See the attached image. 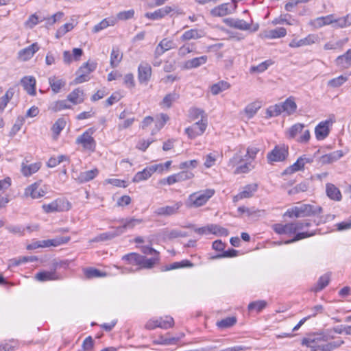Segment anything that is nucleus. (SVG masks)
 Instances as JSON below:
<instances>
[{"label":"nucleus","mask_w":351,"mask_h":351,"mask_svg":"<svg viewBox=\"0 0 351 351\" xmlns=\"http://www.w3.org/2000/svg\"><path fill=\"white\" fill-rule=\"evenodd\" d=\"M329 336L323 333L310 335L302 340V345L311 349V351H332L338 348L340 343L328 341Z\"/></svg>","instance_id":"1"},{"label":"nucleus","mask_w":351,"mask_h":351,"mask_svg":"<svg viewBox=\"0 0 351 351\" xmlns=\"http://www.w3.org/2000/svg\"><path fill=\"white\" fill-rule=\"evenodd\" d=\"M322 212L321 206H314L311 204H302L299 206H294L292 208L288 209L285 213V216L290 218L295 217H304L312 215H316Z\"/></svg>","instance_id":"2"},{"label":"nucleus","mask_w":351,"mask_h":351,"mask_svg":"<svg viewBox=\"0 0 351 351\" xmlns=\"http://www.w3.org/2000/svg\"><path fill=\"white\" fill-rule=\"evenodd\" d=\"M260 152V148L256 146H249L246 149L245 162L239 166L234 171V174L247 173L254 168L252 162L256 157L257 154Z\"/></svg>","instance_id":"3"},{"label":"nucleus","mask_w":351,"mask_h":351,"mask_svg":"<svg viewBox=\"0 0 351 351\" xmlns=\"http://www.w3.org/2000/svg\"><path fill=\"white\" fill-rule=\"evenodd\" d=\"M289 155V147L285 145H276L275 147L267 154L268 163L274 164L276 162L285 161Z\"/></svg>","instance_id":"4"},{"label":"nucleus","mask_w":351,"mask_h":351,"mask_svg":"<svg viewBox=\"0 0 351 351\" xmlns=\"http://www.w3.org/2000/svg\"><path fill=\"white\" fill-rule=\"evenodd\" d=\"M214 193L215 190L206 189L205 191L194 193L190 195L189 197L190 206L199 207L203 206L214 195Z\"/></svg>","instance_id":"5"},{"label":"nucleus","mask_w":351,"mask_h":351,"mask_svg":"<svg viewBox=\"0 0 351 351\" xmlns=\"http://www.w3.org/2000/svg\"><path fill=\"white\" fill-rule=\"evenodd\" d=\"M46 213L67 211L71 209V205L69 201L63 198H58L49 204L42 206Z\"/></svg>","instance_id":"6"},{"label":"nucleus","mask_w":351,"mask_h":351,"mask_svg":"<svg viewBox=\"0 0 351 351\" xmlns=\"http://www.w3.org/2000/svg\"><path fill=\"white\" fill-rule=\"evenodd\" d=\"M93 133V128L88 129L76 138L75 143L81 145L84 149L93 152L96 147V142L92 136Z\"/></svg>","instance_id":"7"},{"label":"nucleus","mask_w":351,"mask_h":351,"mask_svg":"<svg viewBox=\"0 0 351 351\" xmlns=\"http://www.w3.org/2000/svg\"><path fill=\"white\" fill-rule=\"evenodd\" d=\"M207 128V119H200L193 123L191 127L185 129V133L189 138L193 139L198 136L202 135Z\"/></svg>","instance_id":"8"},{"label":"nucleus","mask_w":351,"mask_h":351,"mask_svg":"<svg viewBox=\"0 0 351 351\" xmlns=\"http://www.w3.org/2000/svg\"><path fill=\"white\" fill-rule=\"evenodd\" d=\"M182 205V202H176L172 205L159 207L154 213L157 216L169 217L178 214Z\"/></svg>","instance_id":"9"},{"label":"nucleus","mask_w":351,"mask_h":351,"mask_svg":"<svg viewBox=\"0 0 351 351\" xmlns=\"http://www.w3.org/2000/svg\"><path fill=\"white\" fill-rule=\"evenodd\" d=\"M162 165H155L144 169L141 171L136 173L132 178L133 182H139L146 180L152 176V175L157 171L162 170Z\"/></svg>","instance_id":"10"},{"label":"nucleus","mask_w":351,"mask_h":351,"mask_svg":"<svg viewBox=\"0 0 351 351\" xmlns=\"http://www.w3.org/2000/svg\"><path fill=\"white\" fill-rule=\"evenodd\" d=\"M152 70L150 64L142 62L138 67V80L140 84H147L152 77Z\"/></svg>","instance_id":"11"},{"label":"nucleus","mask_w":351,"mask_h":351,"mask_svg":"<svg viewBox=\"0 0 351 351\" xmlns=\"http://www.w3.org/2000/svg\"><path fill=\"white\" fill-rule=\"evenodd\" d=\"M331 120L321 121L315 128V137L318 141L325 139L330 133V127L332 125Z\"/></svg>","instance_id":"12"},{"label":"nucleus","mask_w":351,"mask_h":351,"mask_svg":"<svg viewBox=\"0 0 351 351\" xmlns=\"http://www.w3.org/2000/svg\"><path fill=\"white\" fill-rule=\"evenodd\" d=\"M35 279L39 282H45L51 280H59L62 279V276L58 274L54 269L51 267L50 271H41L35 275Z\"/></svg>","instance_id":"13"},{"label":"nucleus","mask_w":351,"mask_h":351,"mask_svg":"<svg viewBox=\"0 0 351 351\" xmlns=\"http://www.w3.org/2000/svg\"><path fill=\"white\" fill-rule=\"evenodd\" d=\"M237 5L230 3H222L211 10L210 14L213 16H224L231 14L236 9Z\"/></svg>","instance_id":"14"},{"label":"nucleus","mask_w":351,"mask_h":351,"mask_svg":"<svg viewBox=\"0 0 351 351\" xmlns=\"http://www.w3.org/2000/svg\"><path fill=\"white\" fill-rule=\"evenodd\" d=\"M46 194V190L43 188L40 182H35L25 189V195L33 199H38Z\"/></svg>","instance_id":"15"},{"label":"nucleus","mask_w":351,"mask_h":351,"mask_svg":"<svg viewBox=\"0 0 351 351\" xmlns=\"http://www.w3.org/2000/svg\"><path fill=\"white\" fill-rule=\"evenodd\" d=\"M223 22L230 27H233L239 30H250L251 24L247 23L243 19L226 18Z\"/></svg>","instance_id":"16"},{"label":"nucleus","mask_w":351,"mask_h":351,"mask_svg":"<svg viewBox=\"0 0 351 351\" xmlns=\"http://www.w3.org/2000/svg\"><path fill=\"white\" fill-rule=\"evenodd\" d=\"M39 49L38 43H34L27 47L20 50L18 53V58L23 61H27L31 59Z\"/></svg>","instance_id":"17"},{"label":"nucleus","mask_w":351,"mask_h":351,"mask_svg":"<svg viewBox=\"0 0 351 351\" xmlns=\"http://www.w3.org/2000/svg\"><path fill=\"white\" fill-rule=\"evenodd\" d=\"M175 44L173 40H168L167 38L162 39L156 46L154 56L156 59L158 58L165 52L175 47Z\"/></svg>","instance_id":"18"},{"label":"nucleus","mask_w":351,"mask_h":351,"mask_svg":"<svg viewBox=\"0 0 351 351\" xmlns=\"http://www.w3.org/2000/svg\"><path fill=\"white\" fill-rule=\"evenodd\" d=\"M122 225L117 227L118 232L119 234H122L124 233L126 229H132L136 226L141 224L143 222L142 219H135V218H127L122 219L119 221Z\"/></svg>","instance_id":"19"},{"label":"nucleus","mask_w":351,"mask_h":351,"mask_svg":"<svg viewBox=\"0 0 351 351\" xmlns=\"http://www.w3.org/2000/svg\"><path fill=\"white\" fill-rule=\"evenodd\" d=\"M174 10V8L171 6H165L162 8L158 9L153 12H147L145 13V16L151 20H158L162 19Z\"/></svg>","instance_id":"20"},{"label":"nucleus","mask_w":351,"mask_h":351,"mask_svg":"<svg viewBox=\"0 0 351 351\" xmlns=\"http://www.w3.org/2000/svg\"><path fill=\"white\" fill-rule=\"evenodd\" d=\"M21 84L26 92L32 95H36V79L32 76H25L21 80Z\"/></svg>","instance_id":"21"},{"label":"nucleus","mask_w":351,"mask_h":351,"mask_svg":"<svg viewBox=\"0 0 351 351\" xmlns=\"http://www.w3.org/2000/svg\"><path fill=\"white\" fill-rule=\"evenodd\" d=\"M317 40V36L315 34H309L306 38L296 40L293 39L289 44V46L291 48L300 47L302 46L309 45L315 43Z\"/></svg>","instance_id":"22"},{"label":"nucleus","mask_w":351,"mask_h":351,"mask_svg":"<svg viewBox=\"0 0 351 351\" xmlns=\"http://www.w3.org/2000/svg\"><path fill=\"white\" fill-rule=\"evenodd\" d=\"M70 239V237H57L53 239L40 241V247H56L68 243Z\"/></svg>","instance_id":"23"},{"label":"nucleus","mask_w":351,"mask_h":351,"mask_svg":"<svg viewBox=\"0 0 351 351\" xmlns=\"http://www.w3.org/2000/svg\"><path fill=\"white\" fill-rule=\"evenodd\" d=\"M245 156L244 152L240 149L229 160L228 166L232 168L235 167V169L240 165L245 162Z\"/></svg>","instance_id":"24"},{"label":"nucleus","mask_w":351,"mask_h":351,"mask_svg":"<svg viewBox=\"0 0 351 351\" xmlns=\"http://www.w3.org/2000/svg\"><path fill=\"white\" fill-rule=\"evenodd\" d=\"M343 156V153L341 150H337L329 153L328 154H325L319 158V162L322 165L330 164L332 163L339 159H340Z\"/></svg>","instance_id":"25"},{"label":"nucleus","mask_w":351,"mask_h":351,"mask_svg":"<svg viewBox=\"0 0 351 351\" xmlns=\"http://www.w3.org/2000/svg\"><path fill=\"white\" fill-rule=\"evenodd\" d=\"M335 22V16L333 14H329L326 16L317 17L311 22V24L315 28H320L324 25L332 24Z\"/></svg>","instance_id":"26"},{"label":"nucleus","mask_w":351,"mask_h":351,"mask_svg":"<svg viewBox=\"0 0 351 351\" xmlns=\"http://www.w3.org/2000/svg\"><path fill=\"white\" fill-rule=\"evenodd\" d=\"M67 100L75 105L82 103L84 100L83 90H81L80 88L74 89L68 95Z\"/></svg>","instance_id":"27"},{"label":"nucleus","mask_w":351,"mask_h":351,"mask_svg":"<svg viewBox=\"0 0 351 351\" xmlns=\"http://www.w3.org/2000/svg\"><path fill=\"white\" fill-rule=\"evenodd\" d=\"M326 192L327 196L332 200L340 201L342 195L340 190L336 187L333 184L328 183L326 186Z\"/></svg>","instance_id":"28"},{"label":"nucleus","mask_w":351,"mask_h":351,"mask_svg":"<svg viewBox=\"0 0 351 351\" xmlns=\"http://www.w3.org/2000/svg\"><path fill=\"white\" fill-rule=\"evenodd\" d=\"M208 57L206 56H202L199 57L194 58L187 60L184 64V68L186 69H191L197 68L206 63Z\"/></svg>","instance_id":"29"},{"label":"nucleus","mask_w":351,"mask_h":351,"mask_svg":"<svg viewBox=\"0 0 351 351\" xmlns=\"http://www.w3.org/2000/svg\"><path fill=\"white\" fill-rule=\"evenodd\" d=\"M41 167L40 162H35L30 165H26L25 162L21 164V173L24 176H30L37 172Z\"/></svg>","instance_id":"30"},{"label":"nucleus","mask_w":351,"mask_h":351,"mask_svg":"<svg viewBox=\"0 0 351 351\" xmlns=\"http://www.w3.org/2000/svg\"><path fill=\"white\" fill-rule=\"evenodd\" d=\"M336 64L342 68L351 66V49H348L344 54L337 58Z\"/></svg>","instance_id":"31"},{"label":"nucleus","mask_w":351,"mask_h":351,"mask_svg":"<svg viewBox=\"0 0 351 351\" xmlns=\"http://www.w3.org/2000/svg\"><path fill=\"white\" fill-rule=\"evenodd\" d=\"M330 275L328 274H325L323 276H320L316 283V285L311 288V291L315 293L319 292L324 289L330 282Z\"/></svg>","instance_id":"32"},{"label":"nucleus","mask_w":351,"mask_h":351,"mask_svg":"<svg viewBox=\"0 0 351 351\" xmlns=\"http://www.w3.org/2000/svg\"><path fill=\"white\" fill-rule=\"evenodd\" d=\"M315 234H316L315 231L311 232H301L300 233H297L291 239L286 240L285 241H278V245H282V244L288 245V244H291L292 243L296 242V241L302 240L303 239H306V238H308V237H313V236H314Z\"/></svg>","instance_id":"33"},{"label":"nucleus","mask_w":351,"mask_h":351,"mask_svg":"<svg viewBox=\"0 0 351 351\" xmlns=\"http://www.w3.org/2000/svg\"><path fill=\"white\" fill-rule=\"evenodd\" d=\"M99 173L97 169L81 172L78 176V181L81 183L89 182L94 179Z\"/></svg>","instance_id":"34"},{"label":"nucleus","mask_w":351,"mask_h":351,"mask_svg":"<svg viewBox=\"0 0 351 351\" xmlns=\"http://www.w3.org/2000/svg\"><path fill=\"white\" fill-rule=\"evenodd\" d=\"M49 83L54 93H58L61 88L66 84V82L62 79L53 76L49 78Z\"/></svg>","instance_id":"35"},{"label":"nucleus","mask_w":351,"mask_h":351,"mask_svg":"<svg viewBox=\"0 0 351 351\" xmlns=\"http://www.w3.org/2000/svg\"><path fill=\"white\" fill-rule=\"evenodd\" d=\"M193 265L191 261H189L188 260H183L180 262H174L171 264L165 266L162 269V271H169V270H172V269H177L182 268V267H191Z\"/></svg>","instance_id":"36"},{"label":"nucleus","mask_w":351,"mask_h":351,"mask_svg":"<svg viewBox=\"0 0 351 351\" xmlns=\"http://www.w3.org/2000/svg\"><path fill=\"white\" fill-rule=\"evenodd\" d=\"M158 261V256H155L150 258H147V257L142 256L140 267L137 268V270H139L142 268L151 269L154 266L155 264L157 263Z\"/></svg>","instance_id":"37"},{"label":"nucleus","mask_w":351,"mask_h":351,"mask_svg":"<svg viewBox=\"0 0 351 351\" xmlns=\"http://www.w3.org/2000/svg\"><path fill=\"white\" fill-rule=\"evenodd\" d=\"M283 107V112H286L287 115L292 114L297 109V105L294 99L291 97L287 99L283 103H281Z\"/></svg>","instance_id":"38"},{"label":"nucleus","mask_w":351,"mask_h":351,"mask_svg":"<svg viewBox=\"0 0 351 351\" xmlns=\"http://www.w3.org/2000/svg\"><path fill=\"white\" fill-rule=\"evenodd\" d=\"M157 328L162 329H168L171 328L174 324V320L171 317L166 316L165 317H159L156 319Z\"/></svg>","instance_id":"39"},{"label":"nucleus","mask_w":351,"mask_h":351,"mask_svg":"<svg viewBox=\"0 0 351 351\" xmlns=\"http://www.w3.org/2000/svg\"><path fill=\"white\" fill-rule=\"evenodd\" d=\"M141 258L142 255L137 253H130L124 255L122 258V259L126 261L128 264L137 265L138 267H140Z\"/></svg>","instance_id":"40"},{"label":"nucleus","mask_w":351,"mask_h":351,"mask_svg":"<svg viewBox=\"0 0 351 351\" xmlns=\"http://www.w3.org/2000/svg\"><path fill=\"white\" fill-rule=\"evenodd\" d=\"M230 86V85L228 82L222 80L212 85L210 87V91L213 95H216L221 92L228 89Z\"/></svg>","instance_id":"41"},{"label":"nucleus","mask_w":351,"mask_h":351,"mask_svg":"<svg viewBox=\"0 0 351 351\" xmlns=\"http://www.w3.org/2000/svg\"><path fill=\"white\" fill-rule=\"evenodd\" d=\"M287 34V30L284 27H278L274 29L269 30L265 34V37L270 39L285 37Z\"/></svg>","instance_id":"42"},{"label":"nucleus","mask_w":351,"mask_h":351,"mask_svg":"<svg viewBox=\"0 0 351 351\" xmlns=\"http://www.w3.org/2000/svg\"><path fill=\"white\" fill-rule=\"evenodd\" d=\"M202 37V33L197 29H191L186 31L180 37L182 41L189 40L191 39H198Z\"/></svg>","instance_id":"43"},{"label":"nucleus","mask_w":351,"mask_h":351,"mask_svg":"<svg viewBox=\"0 0 351 351\" xmlns=\"http://www.w3.org/2000/svg\"><path fill=\"white\" fill-rule=\"evenodd\" d=\"M274 24H284L293 25L297 23V21L291 17L289 14H281L279 17L273 21Z\"/></svg>","instance_id":"44"},{"label":"nucleus","mask_w":351,"mask_h":351,"mask_svg":"<svg viewBox=\"0 0 351 351\" xmlns=\"http://www.w3.org/2000/svg\"><path fill=\"white\" fill-rule=\"evenodd\" d=\"M123 55L118 47H113L110 54V65L112 68L117 66L122 59Z\"/></svg>","instance_id":"45"},{"label":"nucleus","mask_w":351,"mask_h":351,"mask_svg":"<svg viewBox=\"0 0 351 351\" xmlns=\"http://www.w3.org/2000/svg\"><path fill=\"white\" fill-rule=\"evenodd\" d=\"M210 234H215L217 237H227L229 234L228 229L217 224H210Z\"/></svg>","instance_id":"46"},{"label":"nucleus","mask_w":351,"mask_h":351,"mask_svg":"<svg viewBox=\"0 0 351 351\" xmlns=\"http://www.w3.org/2000/svg\"><path fill=\"white\" fill-rule=\"evenodd\" d=\"M267 306L265 300H256L248 304L247 309L250 312L256 311L257 313L262 311Z\"/></svg>","instance_id":"47"},{"label":"nucleus","mask_w":351,"mask_h":351,"mask_svg":"<svg viewBox=\"0 0 351 351\" xmlns=\"http://www.w3.org/2000/svg\"><path fill=\"white\" fill-rule=\"evenodd\" d=\"M273 64V61L271 60H265L261 64L256 65V66H252L250 67V71L251 73H263L265 71H266L269 66H271Z\"/></svg>","instance_id":"48"},{"label":"nucleus","mask_w":351,"mask_h":351,"mask_svg":"<svg viewBox=\"0 0 351 351\" xmlns=\"http://www.w3.org/2000/svg\"><path fill=\"white\" fill-rule=\"evenodd\" d=\"M120 235L117 228H116L114 230L106 232H104L98 235L95 238L96 241H108L114 239V237Z\"/></svg>","instance_id":"49"},{"label":"nucleus","mask_w":351,"mask_h":351,"mask_svg":"<svg viewBox=\"0 0 351 351\" xmlns=\"http://www.w3.org/2000/svg\"><path fill=\"white\" fill-rule=\"evenodd\" d=\"M283 107L281 103L269 106L266 111L267 117H273L280 115L283 112Z\"/></svg>","instance_id":"50"},{"label":"nucleus","mask_w":351,"mask_h":351,"mask_svg":"<svg viewBox=\"0 0 351 351\" xmlns=\"http://www.w3.org/2000/svg\"><path fill=\"white\" fill-rule=\"evenodd\" d=\"M258 186L256 184L246 185L242 191L240 192V197L249 198L252 197L254 192L257 191Z\"/></svg>","instance_id":"51"},{"label":"nucleus","mask_w":351,"mask_h":351,"mask_svg":"<svg viewBox=\"0 0 351 351\" xmlns=\"http://www.w3.org/2000/svg\"><path fill=\"white\" fill-rule=\"evenodd\" d=\"M304 169V164L300 160V157L298 158L295 162H294L292 165L287 167L282 173L283 175H288L298 171L302 170Z\"/></svg>","instance_id":"52"},{"label":"nucleus","mask_w":351,"mask_h":351,"mask_svg":"<svg viewBox=\"0 0 351 351\" xmlns=\"http://www.w3.org/2000/svg\"><path fill=\"white\" fill-rule=\"evenodd\" d=\"M237 323L235 317H228L217 322L219 328L224 329L234 326Z\"/></svg>","instance_id":"53"},{"label":"nucleus","mask_w":351,"mask_h":351,"mask_svg":"<svg viewBox=\"0 0 351 351\" xmlns=\"http://www.w3.org/2000/svg\"><path fill=\"white\" fill-rule=\"evenodd\" d=\"M115 23V21L113 19L108 20V19H105L102 20L100 23L95 25L93 29V32L97 33L102 29H106L110 25H114Z\"/></svg>","instance_id":"54"},{"label":"nucleus","mask_w":351,"mask_h":351,"mask_svg":"<svg viewBox=\"0 0 351 351\" xmlns=\"http://www.w3.org/2000/svg\"><path fill=\"white\" fill-rule=\"evenodd\" d=\"M37 258L36 256H23L19 257V258H14L10 260V266H19L23 263H25L27 262H33L34 261H36Z\"/></svg>","instance_id":"55"},{"label":"nucleus","mask_w":351,"mask_h":351,"mask_svg":"<svg viewBox=\"0 0 351 351\" xmlns=\"http://www.w3.org/2000/svg\"><path fill=\"white\" fill-rule=\"evenodd\" d=\"M179 98V95L176 92L169 93L163 98L162 104L167 108H170L172 104Z\"/></svg>","instance_id":"56"},{"label":"nucleus","mask_w":351,"mask_h":351,"mask_svg":"<svg viewBox=\"0 0 351 351\" xmlns=\"http://www.w3.org/2000/svg\"><path fill=\"white\" fill-rule=\"evenodd\" d=\"M189 115L193 120L197 119L199 117H201V119H206L204 111L197 108H190L189 110Z\"/></svg>","instance_id":"57"},{"label":"nucleus","mask_w":351,"mask_h":351,"mask_svg":"<svg viewBox=\"0 0 351 351\" xmlns=\"http://www.w3.org/2000/svg\"><path fill=\"white\" fill-rule=\"evenodd\" d=\"M238 251L234 249H229L228 250H223L222 253H219L215 256H213L210 259H219L222 258H231L237 256Z\"/></svg>","instance_id":"58"},{"label":"nucleus","mask_w":351,"mask_h":351,"mask_svg":"<svg viewBox=\"0 0 351 351\" xmlns=\"http://www.w3.org/2000/svg\"><path fill=\"white\" fill-rule=\"evenodd\" d=\"M333 27L335 28H343L351 25V21H349V16L341 17L337 19H335L333 22Z\"/></svg>","instance_id":"59"},{"label":"nucleus","mask_w":351,"mask_h":351,"mask_svg":"<svg viewBox=\"0 0 351 351\" xmlns=\"http://www.w3.org/2000/svg\"><path fill=\"white\" fill-rule=\"evenodd\" d=\"M65 126L66 121L63 118H60L53 125L51 130L55 134L59 135Z\"/></svg>","instance_id":"60"},{"label":"nucleus","mask_w":351,"mask_h":351,"mask_svg":"<svg viewBox=\"0 0 351 351\" xmlns=\"http://www.w3.org/2000/svg\"><path fill=\"white\" fill-rule=\"evenodd\" d=\"M86 276L88 278H99L106 276V273L95 268H88L85 271Z\"/></svg>","instance_id":"61"},{"label":"nucleus","mask_w":351,"mask_h":351,"mask_svg":"<svg viewBox=\"0 0 351 351\" xmlns=\"http://www.w3.org/2000/svg\"><path fill=\"white\" fill-rule=\"evenodd\" d=\"M347 81V77L343 75H340L337 77L333 78L328 82V86L332 88H337L341 86Z\"/></svg>","instance_id":"62"},{"label":"nucleus","mask_w":351,"mask_h":351,"mask_svg":"<svg viewBox=\"0 0 351 351\" xmlns=\"http://www.w3.org/2000/svg\"><path fill=\"white\" fill-rule=\"evenodd\" d=\"M308 185L306 182H301L297 184L295 187L289 191V195H295L300 192H305L308 190Z\"/></svg>","instance_id":"63"},{"label":"nucleus","mask_w":351,"mask_h":351,"mask_svg":"<svg viewBox=\"0 0 351 351\" xmlns=\"http://www.w3.org/2000/svg\"><path fill=\"white\" fill-rule=\"evenodd\" d=\"M304 128L302 123H296L292 125L289 130V137L293 138L296 135L300 133Z\"/></svg>","instance_id":"64"}]
</instances>
